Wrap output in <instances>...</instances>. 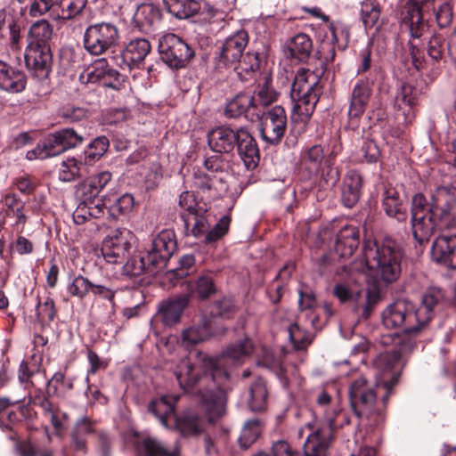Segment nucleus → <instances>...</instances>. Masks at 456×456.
Returning a JSON list of instances; mask_svg holds the SVG:
<instances>
[{"label":"nucleus","instance_id":"obj_1","mask_svg":"<svg viewBox=\"0 0 456 456\" xmlns=\"http://www.w3.org/2000/svg\"><path fill=\"white\" fill-rule=\"evenodd\" d=\"M254 344L248 338L230 344L219 357L204 356L200 366L183 358L175 369L178 384L184 391H193L200 396V406L209 422L221 418L225 411L224 396L230 375L224 369L225 359L243 363L253 353Z\"/></svg>","mask_w":456,"mask_h":456},{"label":"nucleus","instance_id":"obj_2","mask_svg":"<svg viewBox=\"0 0 456 456\" xmlns=\"http://www.w3.org/2000/svg\"><path fill=\"white\" fill-rule=\"evenodd\" d=\"M415 344L411 338L397 337L395 347L390 351L380 353L373 362L375 368L380 372L389 374V379L382 380L386 390L380 402L377 400V392L368 384L365 378L355 379L349 387L351 406L358 417L370 418L381 415L393 388L399 383L402 370L405 364V356L409 354Z\"/></svg>","mask_w":456,"mask_h":456},{"label":"nucleus","instance_id":"obj_3","mask_svg":"<svg viewBox=\"0 0 456 456\" xmlns=\"http://www.w3.org/2000/svg\"><path fill=\"white\" fill-rule=\"evenodd\" d=\"M335 46L329 49L325 56L320 58L321 69L312 71L299 69L292 84L290 96L294 102L290 115L291 123L298 132L305 130L315 110L319 97L322 93L320 77L329 69L330 63L335 59Z\"/></svg>","mask_w":456,"mask_h":456},{"label":"nucleus","instance_id":"obj_4","mask_svg":"<svg viewBox=\"0 0 456 456\" xmlns=\"http://www.w3.org/2000/svg\"><path fill=\"white\" fill-rule=\"evenodd\" d=\"M403 251L400 244L387 237L381 241L366 240L362 257L353 263V270L373 276L385 284L396 281L402 273Z\"/></svg>","mask_w":456,"mask_h":456},{"label":"nucleus","instance_id":"obj_5","mask_svg":"<svg viewBox=\"0 0 456 456\" xmlns=\"http://www.w3.org/2000/svg\"><path fill=\"white\" fill-rule=\"evenodd\" d=\"M381 319L385 328L401 329L409 337L417 336L423 330L415 307L408 300L399 299L388 305L383 310Z\"/></svg>","mask_w":456,"mask_h":456},{"label":"nucleus","instance_id":"obj_6","mask_svg":"<svg viewBox=\"0 0 456 456\" xmlns=\"http://www.w3.org/2000/svg\"><path fill=\"white\" fill-rule=\"evenodd\" d=\"M430 0H410L406 4V15L403 18L404 23L410 30L411 39L408 42L409 52L413 66L418 69H423L426 66V60L423 51L414 41L420 39L428 31V24L424 21L421 7Z\"/></svg>","mask_w":456,"mask_h":456},{"label":"nucleus","instance_id":"obj_7","mask_svg":"<svg viewBox=\"0 0 456 456\" xmlns=\"http://www.w3.org/2000/svg\"><path fill=\"white\" fill-rule=\"evenodd\" d=\"M333 294L341 303L354 301V312L363 320L370 318L373 310L381 300V291L376 284L366 289L363 301L361 300L362 291L352 289L346 283L336 284L333 289Z\"/></svg>","mask_w":456,"mask_h":456},{"label":"nucleus","instance_id":"obj_8","mask_svg":"<svg viewBox=\"0 0 456 456\" xmlns=\"http://www.w3.org/2000/svg\"><path fill=\"white\" fill-rule=\"evenodd\" d=\"M428 210L438 223V230L456 228V189L437 187L431 196Z\"/></svg>","mask_w":456,"mask_h":456},{"label":"nucleus","instance_id":"obj_9","mask_svg":"<svg viewBox=\"0 0 456 456\" xmlns=\"http://www.w3.org/2000/svg\"><path fill=\"white\" fill-rule=\"evenodd\" d=\"M118 38V29L114 23H95L86 29L84 46L91 54L101 55L114 47Z\"/></svg>","mask_w":456,"mask_h":456},{"label":"nucleus","instance_id":"obj_10","mask_svg":"<svg viewBox=\"0 0 456 456\" xmlns=\"http://www.w3.org/2000/svg\"><path fill=\"white\" fill-rule=\"evenodd\" d=\"M161 60L171 69H181L194 56L193 50L180 37L173 33L162 36L159 41Z\"/></svg>","mask_w":456,"mask_h":456},{"label":"nucleus","instance_id":"obj_11","mask_svg":"<svg viewBox=\"0 0 456 456\" xmlns=\"http://www.w3.org/2000/svg\"><path fill=\"white\" fill-rule=\"evenodd\" d=\"M134 239V233L126 228L111 231L102 240L101 252L104 260L111 265L123 264L129 255Z\"/></svg>","mask_w":456,"mask_h":456},{"label":"nucleus","instance_id":"obj_12","mask_svg":"<svg viewBox=\"0 0 456 456\" xmlns=\"http://www.w3.org/2000/svg\"><path fill=\"white\" fill-rule=\"evenodd\" d=\"M287 129V114L284 108L276 105L262 113L260 118V134L270 144H278Z\"/></svg>","mask_w":456,"mask_h":456},{"label":"nucleus","instance_id":"obj_13","mask_svg":"<svg viewBox=\"0 0 456 456\" xmlns=\"http://www.w3.org/2000/svg\"><path fill=\"white\" fill-rule=\"evenodd\" d=\"M176 247L175 232L172 230H163L153 238L147 249L146 260L158 272L166 267Z\"/></svg>","mask_w":456,"mask_h":456},{"label":"nucleus","instance_id":"obj_14","mask_svg":"<svg viewBox=\"0 0 456 456\" xmlns=\"http://www.w3.org/2000/svg\"><path fill=\"white\" fill-rule=\"evenodd\" d=\"M248 43V35L245 30H240L227 37L219 47L217 53V67H234L243 56Z\"/></svg>","mask_w":456,"mask_h":456},{"label":"nucleus","instance_id":"obj_15","mask_svg":"<svg viewBox=\"0 0 456 456\" xmlns=\"http://www.w3.org/2000/svg\"><path fill=\"white\" fill-rule=\"evenodd\" d=\"M190 295L181 294L159 302L157 316L166 327L178 324L185 308L190 303Z\"/></svg>","mask_w":456,"mask_h":456},{"label":"nucleus","instance_id":"obj_16","mask_svg":"<svg viewBox=\"0 0 456 456\" xmlns=\"http://www.w3.org/2000/svg\"><path fill=\"white\" fill-rule=\"evenodd\" d=\"M334 428L330 426H321L311 433L305 444V456H327L333 440Z\"/></svg>","mask_w":456,"mask_h":456},{"label":"nucleus","instance_id":"obj_17","mask_svg":"<svg viewBox=\"0 0 456 456\" xmlns=\"http://www.w3.org/2000/svg\"><path fill=\"white\" fill-rule=\"evenodd\" d=\"M372 88L369 81L358 80L354 86L348 109V118L351 121L360 119L365 112L370 98Z\"/></svg>","mask_w":456,"mask_h":456},{"label":"nucleus","instance_id":"obj_18","mask_svg":"<svg viewBox=\"0 0 456 456\" xmlns=\"http://www.w3.org/2000/svg\"><path fill=\"white\" fill-rule=\"evenodd\" d=\"M237 151L247 169L255 168L260 159L257 143L251 134L244 129H238Z\"/></svg>","mask_w":456,"mask_h":456},{"label":"nucleus","instance_id":"obj_19","mask_svg":"<svg viewBox=\"0 0 456 456\" xmlns=\"http://www.w3.org/2000/svg\"><path fill=\"white\" fill-rule=\"evenodd\" d=\"M24 59L28 69L35 71L37 76H44L47 73L52 62L50 47L28 44Z\"/></svg>","mask_w":456,"mask_h":456},{"label":"nucleus","instance_id":"obj_20","mask_svg":"<svg viewBox=\"0 0 456 456\" xmlns=\"http://www.w3.org/2000/svg\"><path fill=\"white\" fill-rule=\"evenodd\" d=\"M432 256L436 262L456 269V235L437 237L432 245Z\"/></svg>","mask_w":456,"mask_h":456},{"label":"nucleus","instance_id":"obj_21","mask_svg":"<svg viewBox=\"0 0 456 456\" xmlns=\"http://www.w3.org/2000/svg\"><path fill=\"white\" fill-rule=\"evenodd\" d=\"M2 202L6 207L5 216L15 218V222L12 224L13 229L17 233L21 234L28 220L25 203L14 192L4 193L2 196Z\"/></svg>","mask_w":456,"mask_h":456},{"label":"nucleus","instance_id":"obj_22","mask_svg":"<svg viewBox=\"0 0 456 456\" xmlns=\"http://www.w3.org/2000/svg\"><path fill=\"white\" fill-rule=\"evenodd\" d=\"M24 72L5 61H0V89L10 93H20L26 88Z\"/></svg>","mask_w":456,"mask_h":456},{"label":"nucleus","instance_id":"obj_23","mask_svg":"<svg viewBox=\"0 0 456 456\" xmlns=\"http://www.w3.org/2000/svg\"><path fill=\"white\" fill-rule=\"evenodd\" d=\"M359 244V229L353 225H346L337 234L335 252L339 257L347 258L353 256Z\"/></svg>","mask_w":456,"mask_h":456},{"label":"nucleus","instance_id":"obj_24","mask_svg":"<svg viewBox=\"0 0 456 456\" xmlns=\"http://www.w3.org/2000/svg\"><path fill=\"white\" fill-rule=\"evenodd\" d=\"M411 232L414 240L419 247L427 245L436 229H438V223L433 218V214L420 216H411Z\"/></svg>","mask_w":456,"mask_h":456},{"label":"nucleus","instance_id":"obj_25","mask_svg":"<svg viewBox=\"0 0 456 456\" xmlns=\"http://www.w3.org/2000/svg\"><path fill=\"white\" fill-rule=\"evenodd\" d=\"M238 130L228 126H218L211 130L208 140L210 148L219 153H227L233 150L237 141Z\"/></svg>","mask_w":456,"mask_h":456},{"label":"nucleus","instance_id":"obj_26","mask_svg":"<svg viewBox=\"0 0 456 456\" xmlns=\"http://www.w3.org/2000/svg\"><path fill=\"white\" fill-rule=\"evenodd\" d=\"M382 206L388 216L395 218L398 222L407 220L404 200L396 188L390 185L385 187Z\"/></svg>","mask_w":456,"mask_h":456},{"label":"nucleus","instance_id":"obj_27","mask_svg":"<svg viewBox=\"0 0 456 456\" xmlns=\"http://www.w3.org/2000/svg\"><path fill=\"white\" fill-rule=\"evenodd\" d=\"M161 11L153 4H141L137 6L133 16V24L139 30L147 32L161 20Z\"/></svg>","mask_w":456,"mask_h":456},{"label":"nucleus","instance_id":"obj_28","mask_svg":"<svg viewBox=\"0 0 456 456\" xmlns=\"http://www.w3.org/2000/svg\"><path fill=\"white\" fill-rule=\"evenodd\" d=\"M213 322L214 320L204 317L200 323L184 330L182 333L183 342L188 346H193L208 340L212 336L224 333V330L219 332L213 329Z\"/></svg>","mask_w":456,"mask_h":456},{"label":"nucleus","instance_id":"obj_29","mask_svg":"<svg viewBox=\"0 0 456 456\" xmlns=\"http://www.w3.org/2000/svg\"><path fill=\"white\" fill-rule=\"evenodd\" d=\"M444 297V291L436 287L429 288L422 296L421 305L415 311L418 314L421 326L424 329L428 326L432 318V312L436 305H437Z\"/></svg>","mask_w":456,"mask_h":456},{"label":"nucleus","instance_id":"obj_30","mask_svg":"<svg viewBox=\"0 0 456 456\" xmlns=\"http://www.w3.org/2000/svg\"><path fill=\"white\" fill-rule=\"evenodd\" d=\"M362 187V175L355 170L348 171L345 176L342 189V202L346 208H352L358 202Z\"/></svg>","mask_w":456,"mask_h":456},{"label":"nucleus","instance_id":"obj_31","mask_svg":"<svg viewBox=\"0 0 456 456\" xmlns=\"http://www.w3.org/2000/svg\"><path fill=\"white\" fill-rule=\"evenodd\" d=\"M179 397V395H164L154 399L149 404V411L159 419L163 426L167 427L168 420L175 417V404Z\"/></svg>","mask_w":456,"mask_h":456},{"label":"nucleus","instance_id":"obj_32","mask_svg":"<svg viewBox=\"0 0 456 456\" xmlns=\"http://www.w3.org/2000/svg\"><path fill=\"white\" fill-rule=\"evenodd\" d=\"M53 36V26L46 19H41L31 24L28 32V44L50 47Z\"/></svg>","mask_w":456,"mask_h":456},{"label":"nucleus","instance_id":"obj_33","mask_svg":"<svg viewBox=\"0 0 456 456\" xmlns=\"http://www.w3.org/2000/svg\"><path fill=\"white\" fill-rule=\"evenodd\" d=\"M151 49V45L148 39L134 38L126 45L122 56L129 65H138L144 61Z\"/></svg>","mask_w":456,"mask_h":456},{"label":"nucleus","instance_id":"obj_34","mask_svg":"<svg viewBox=\"0 0 456 456\" xmlns=\"http://www.w3.org/2000/svg\"><path fill=\"white\" fill-rule=\"evenodd\" d=\"M316 412L322 415L325 424L322 426H330L334 428L337 414L339 412L338 407L332 396L325 390H320L315 398Z\"/></svg>","mask_w":456,"mask_h":456},{"label":"nucleus","instance_id":"obj_35","mask_svg":"<svg viewBox=\"0 0 456 456\" xmlns=\"http://www.w3.org/2000/svg\"><path fill=\"white\" fill-rule=\"evenodd\" d=\"M64 151V148L61 147L53 133L49 134L44 141L40 142L35 149L28 151L26 154V158L28 160L37 159H45L57 156Z\"/></svg>","mask_w":456,"mask_h":456},{"label":"nucleus","instance_id":"obj_36","mask_svg":"<svg viewBox=\"0 0 456 456\" xmlns=\"http://www.w3.org/2000/svg\"><path fill=\"white\" fill-rule=\"evenodd\" d=\"M418 93L414 86L404 83L395 95V106L403 110L405 119H411L413 117L412 108L417 104Z\"/></svg>","mask_w":456,"mask_h":456},{"label":"nucleus","instance_id":"obj_37","mask_svg":"<svg viewBox=\"0 0 456 456\" xmlns=\"http://www.w3.org/2000/svg\"><path fill=\"white\" fill-rule=\"evenodd\" d=\"M167 11L174 17L183 20L200 13V4L195 0H163Z\"/></svg>","mask_w":456,"mask_h":456},{"label":"nucleus","instance_id":"obj_38","mask_svg":"<svg viewBox=\"0 0 456 456\" xmlns=\"http://www.w3.org/2000/svg\"><path fill=\"white\" fill-rule=\"evenodd\" d=\"M287 47L292 58L305 61L313 51V42L307 34L298 33L289 41Z\"/></svg>","mask_w":456,"mask_h":456},{"label":"nucleus","instance_id":"obj_39","mask_svg":"<svg viewBox=\"0 0 456 456\" xmlns=\"http://www.w3.org/2000/svg\"><path fill=\"white\" fill-rule=\"evenodd\" d=\"M250 110H256L255 97L248 94H239L227 103L225 114L230 118H237Z\"/></svg>","mask_w":456,"mask_h":456},{"label":"nucleus","instance_id":"obj_40","mask_svg":"<svg viewBox=\"0 0 456 456\" xmlns=\"http://www.w3.org/2000/svg\"><path fill=\"white\" fill-rule=\"evenodd\" d=\"M176 425L183 436H196L204 431L203 419L195 412H186L176 420Z\"/></svg>","mask_w":456,"mask_h":456},{"label":"nucleus","instance_id":"obj_41","mask_svg":"<svg viewBox=\"0 0 456 456\" xmlns=\"http://www.w3.org/2000/svg\"><path fill=\"white\" fill-rule=\"evenodd\" d=\"M381 6L377 0H363L361 3L360 16L366 29L374 28L380 18Z\"/></svg>","mask_w":456,"mask_h":456},{"label":"nucleus","instance_id":"obj_42","mask_svg":"<svg viewBox=\"0 0 456 456\" xmlns=\"http://www.w3.org/2000/svg\"><path fill=\"white\" fill-rule=\"evenodd\" d=\"M95 64L97 66L96 69H102L98 74V77H102L107 86L115 90H120L125 87L126 82V77L121 75L118 70L109 68L104 59L99 60Z\"/></svg>","mask_w":456,"mask_h":456},{"label":"nucleus","instance_id":"obj_43","mask_svg":"<svg viewBox=\"0 0 456 456\" xmlns=\"http://www.w3.org/2000/svg\"><path fill=\"white\" fill-rule=\"evenodd\" d=\"M249 407L253 411H263L266 404L267 388L263 379H257L249 388Z\"/></svg>","mask_w":456,"mask_h":456},{"label":"nucleus","instance_id":"obj_44","mask_svg":"<svg viewBox=\"0 0 456 456\" xmlns=\"http://www.w3.org/2000/svg\"><path fill=\"white\" fill-rule=\"evenodd\" d=\"M123 274L130 277L139 276L143 273L154 274L157 270L150 265L145 256H133L123 265Z\"/></svg>","mask_w":456,"mask_h":456},{"label":"nucleus","instance_id":"obj_45","mask_svg":"<svg viewBox=\"0 0 456 456\" xmlns=\"http://www.w3.org/2000/svg\"><path fill=\"white\" fill-rule=\"evenodd\" d=\"M261 433V424L259 419H252L248 420L239 437L240 446L243 449L249 448L259 437Z\"/></svg>","mask_w":456,"mask_h":456},{"label":"nucleus","instance_id":"obj_46","mask_svg":"<svg viewBox=\"0 0 456 456\" xmlns=\"http://www.w3.org/2000/svg\"><path fill=\"white\" fill-rule=\"evenodd\" d=\"M138 456H179L177 451L169 452L152 438H145L137 445Z\"/></svg>","mask_w":456,"mask_h":456},{"label":"nucleus","instance_id":"obj_47","mask_svg":"<svg viewBox=\"0 0 456 456\" xmlns=\"http://www.w3.org/2000/svg\"><path fill=\"white\" fill-rule=\"evenodd\" d=\"M446 49L450 53V47L446 45L445 38L440 34H433L427 43V54L435 62L444 59Z\"/></svg>","mask_w":456,"mask_h":456},{"label":"nucleus","instance_id":"obj_48","mask_svg":"<svg viewBox=\"0 0 456 456\" xmlns=\"http://www.w3.org/2000/svg\"><path fill=\"white\" fill-rule=\"evenodd\" d=\"M191 291L200 299H207L216 292V287L211 274L199 276L191 285Z\"/></svg>","mask_w":456,"mask_h":456},{"label":"nucleus","instance_id":"obj_49","mask_svg":"<svg viewBox=\"0 0 456 456\" xmlns=\"http://www.w3.org/2000/svg\"><path fill=\"white\" fill-rule=\"evenodd\" d=\"M329 28L331 34L332 44L338 50H345L348 46L350 39L349 27L341 21H335L330 24Z\"/></svg>","mask_w":456,"mask_h":456},{"label":"nucleus","instance_id":"obj_50","mask_svg":"<svg viewBox=\"0 0 456 456\" xmlns=\"http://www.w3.org/2000/svg\"><path fill=\"white\" fill-rule=\"evenodd\" d=\"M83 163L74 158L67 159L59 167V178L63 182H72L80 175Z\"/></svg>","mask_w":456,"mask_h":456},{"label":"nucleus","instance_id":"obj_51","mask_svg":"<svg viewBox=\"0 0 456 456\" xmlns=\"http://www.w3.org/2000/svg\"><path fill=\"white\" fill-rule=\"evenodd\" d=\"M289 337L294 348L297 350L306 348L312 342L311 335L297 323H293L289 326Z\"/></svg>","mask_w":456,"mask_h":456},{"label":"nucleus","instance_id":"obj_52","mask_svg":"<svg viewBox=\"0 0 456 456\" xmlns=\"http://www.w3.org/2000/svg\"><path fill=\"white\" fill-rule=\"evenodd\" d=\"M218 181L221 179L217 175L208 174L202 169L194 173L193 184L203 193L215 190Z\"/></svg>","mask_w":456,"mask_h":456},{"label":"nucleus","instance_id":"obj_53","mask_svg":"<svg viewBox=\"0 0 456 456\" xmlns=\"http://www.w3.org/2000/svg\"><path fill=\"white\" fill-rule=\"evenodd\" d=\"M54 134L64 151L77 147L83 142L82 135L78 134L73 128L61 129Z\"/></svg>","mask_w":456,"mask_h":456},{"label":"nucleus","instance_id":"obj_54","mask_svg":"<svg viewBox=\"0 0 456 456\" xmlns=\"http://www.w3.org/2000/svg\"><path fill=\"white\" fill-rule=\"evenodd\" d=\"M323 159V149L321 145H314L306 149L301 156L302 163L309 169L317 170Z\"/></svg>","mask_w":456,"mask_h":456},{"label":"nucleus","instance_id":"obj_55","mask_svg":"<svg viewBox=\"0 0 456 456\" xmlns=\"http://www.w3.org/2000/svg\"><path fill=\"white\" fill-rule=\"evenodd\" d=\"M86 0H61L59 8L61 17L64 20H70L78 15L86 7Z\"/></svg>","mask_w":456,"mask_h":456},{"label":"nucleus","instance_id":"obj_56","mask_svg":"<svg viewBox=\"0 0 456 456\" xmlns=\"http://www.w3.org/2000/svg\"><path fill=\"white\" fill-rule=\"evenodd\" d=\"M92 289V282L82 275L76 276L68 285V292L80 299L84 298Z\"/></svg>","mask_w":456,"mask_h":456},{"label":"nucleus","instance_id":"obj_57","mask_svg":"<svg viewBox=\"0 0 456 456\" xmlns=\"http://www.w3.org/2000/svg\"><path fill=\"white\" fill-rule=\"evenodd\" d=\"M109 140L106 136L95 138L85 151L86 159L94 161L100 159L108 150Z\"/></svg>","mask_w":456,"mask_h":456},{"label":"nucleus","instance_id":"obj_58","mask_svg":"<svg viewBox=\"0 0 456 456\" xmlns=\"http://www.w3.org/2000/svg\"><path fill=\"white\" fill-rule=\"evenodd\" d=\"M184 222V225L187 229L191 228V233L193 236L198 237L202 234L206 228L208 221L202 215H199L198 212L192 213L191 215H182Z\"/></svg>","mask_w":456,"mask_h":456},{"label":"nucleus","instance_id":"obj_59","mask_svg":"<svg viewBox=\"0 0 456 456\" xmlns=\"http://www.w3.org/2000/svg\"><path fill=\"white\" fill-rule=\"evenodd\" d=\"M37 316L42 322H51L54 320L57 310L54 301L52 297H47L44 302H38L36 307Z\"/></svg>","mask_w":456,"mask_h":456},{"label":"nucleus","instance_id":"obj_60","mask_svg":"<svg viewBox=\"0 0 456 456\" xmlns=\"http://www.w3.org/2000/svg\"><path fill=\"white\" fill-rule=\"evenodd\" d=\"M230 223L231 218L228 216L221 217L215 226L206 234L205 241L207 243H213L220 240L227 233Z\"/></svg>","mask_w":456,"mask_h":456},{"label":"nucleus","instance_id":"obj_61","mask_svg":"<svg viewBox=\"0 0 456 456\" xmlns=\"http://www.w3.org/2000/svg\"><path fill=\"white\" fill-rule=\"evenodd\" d=\"M43 412L45 416L49 418L55 432L60 434L64 428V422L68 419V414L53 404L49 406V411L45 410Z\"/></svg>","mask_w":456,"mask_h":456},{"label":"nucleus","instance_id":"obj_62","mask_svg":"<svg viewBox=\"0 0 456 456\" xmlns=\"http://www.w3.org/2000/svg\"><path fill=\"white\" fill-rule=\"evenodd\" d=\"M61 0H33L29 5L28 14L36 18L46 14L53 7L59 6Z\"/></svg>","mask_w":456,"mask_h":456},{"label":"nucleus","instance_id":"obj_63","mask_svg":"<svg viewBox=\"0 0 456 456\" xmlns=\"http://www.w3.org/2000/svg\"><path fill=\"white\" fill-rule=\"evenodd\" d=\"M256 100V109L259 106H268L277 100L278 94L265 82L254 96Z\"/></svg>","mask_w":456,"mask_h":456},{"label":"nucleus","instance_id":"obj_64","mask_svg":"<svg viewBox=\"0 0 456 456\" xmlns=\"http://www.w3.org/2000/svg\"><path fill=\"white\" fill-rule=\"evenodd\" d=\"M453 16L452 5L447 2L441 4L436 12L437 24L442 28L452 24Z\"/></svg>","mask_w":456,"mask_h":456}]
</instances>
